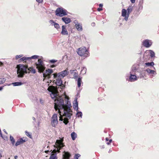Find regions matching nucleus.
Segmentation results:
<instances>
[{
  "instance_id": "nucleus-7",
  "label": "nucleus",
  "mask_w": 159,
  "mask_h": 159,
  "mask_svg": "<svg viewBox=\"0 0 159 159\" xmlns=\"http://www.w3.org/2000/svg\"><path fill=\"white\" fill-rule=\"evenodd\" d=\"M58 121L57 119V114H54L51 118V124L53 127H55L57 124Z\"/></svg>"
},
{
  "instance_id": "nucleus-47",
  "label": "nucleus",
  "mask_w": 159,
  "mask_h": 159,
  "mask_svg": "<svg viewBox=\"0 0 159 159\" xmlns=\"http://www.w3.org/2000/svg\"><path fill=\"white\" fill-rule=\"evenodd\" d=\"M95 25V23H92V25L93 26H94Z\"/></svg>"
},
{
  "instance_id": "nucleus-33",
  "label": "nucleus",
  "mask_w": 159,
  "mask_h": 159,
  "mask_svg": "<svg viewBox=\"0 0 159 159\" xmlns=\"http://www.w3.org/2000/svg\"><path fill=\"white\" fill-rule=\"evenodd\" d=\"M6 79L4 78H0V84L4 83L6 81Z\"/></svg>"
},
{
  "instance_id": "nucleus-11",
  "label": "nucleus",
  "mask_w": 159,
  "mask_h": 159,
  "mask_svg": "<svg viewBox=\"0 0 159 159\" xmlns=\"http://www.w3.org/2000/svg\"><path fill=\"white\" fill-rule=\"evenodd\" d=\"M69 73L67 69L62 71L61 72L58 73V78H63L66 75H68Z\"/></svg>"
},
{
  "instance_id": "nucleus-56",
  "label": "nucleus",
  "mask_w": 159,
  "mask_h": 159,
  "mask_svg": "<svg viewBox=\"0 0 159 159\" xmlns=\"http://www.w3.org/2000/svg\"><path fill=\"white\" fill-rule=\"evenodd\" d=\"M66 57V58L67 57V56L66 55H65L64 56V57H63V58H64L65 57Z\"/></svg>"
},
{
  "instance_id": "nucleus-15",
  "label": "nucleus",
  "mask_w": 159,
  "mask_h": 159,
  "mask_svg": "<svg viewBox=\"0 0 159 159\" xmlns=\"http://www.w3.org/2000/svg\"><path fill=\"white\" fill-rule=\"evenodd\" d=\"M70 154L68 152L64 151L63 154V159H70Z\"/></svg>"
},
{
  "instance_id": "nucleus-58",
  "label": "nucleus",
  "mask_w": 159,
  "mask_h": 159,
  "mask_svg": "<svg viewBox=\"0 0 159 159\" xmlns=\"http://www.w3.org/2000/svg\"><path fill=\"white\" fill-rule=\"evenodd\" d=\"M112 152V150H110L109 151V152L110 153V152Z\"/></svg>"
},
{
  "instance_id": "nucleus-8",
  "label": "nucleus",
  "mask_w": 159,
  "mask_h": 159,
  "mask_svg": "<svg viewBox=\"0 0 159 159\" xmlns=\"http://www.w3.org/2000/svg\"><path fill=\"white\" fill-rule=\"evenodd\" d=\"M75 24V26L77 30L79 31H81L83 30L82 24L78 22L77 20H75L73 22Z\"/></svg>"
},
{
  "instance_id": "nucleus-29",
  "label": "nucleus",
  "mask_w": 159,
  "mask_h": 159,
  "mask_svg": "<svg viewBox=\"0 0 159 159\" xmlns=\"http://www.w3.org/2000/svg\"><path fill=\"white\" fill-rule=\"evenodd\" d=\"M26 60H29V57H23L21 58L20 59V61L21 62V61H25Z\"/></svg>"
},
{
  "instance_id": "nucleus-32",
  "label": "nucleus",
  "mask_w": 159,
  "mask_h": 159,
  "mask_svg": "<svg viewBox=\"0 0 159 159\" xmlns=\"http://www.w3.org/2000/svg\"><path fill=\"white\" fill-rule=\"evenodd\" d=\"M10 139L12 144L13 145H14L15 143V141L13 137L12 136H10Z\"/></svg>"
},
{
  "instance_id": "nucleus-48",
  "label": "nucleus",
  "mask_w": 159,
  "mask_h": 159,
  "mask_svg": "<svg viewBox=\"0 0 159 159\" xmlns=\"http://www.w3.org/2000/svg\"><path fill=\"white\" fill-rule=\"evenodd\" d=\"M40 102L41 103H43V100H41V99H40Z\"/></svg>"
},
{
  "instance_id": "nucleus-54",
  "label": "nucleus",
  "mask_w": 159,
  "mask_h": 159,
  "mask_svg": "<svg viewBox=\"0 0 159 159\" xmlns=\"http://www.w3.org/2000/svg\"><path fill=\"white\" fill-rule=\"evenodd\" d=\"M3 131H4L5 133L6 134H7V132H6V130H5V129H4L3 130Z\"/></svg>"
},
{
  "instance_id": "nucleus-3",
  "label": "nucleus",
  "mask_w": 159,
  "mask_h": 159,
  "mask_svg": "<svg viewBox=\"0 0 159 159\" xmlns=\"http://www.w3.org/2000/svg\"><path fill=\"white\" fill-rule=\"evenodd\" d=\"M55 12L56 15L57 16L62 17L67 15V10L62 7L57 8Z\"/></svg>"
},
{
  "instance_id": "nucleus-50",
  "label": "nucleus",
  "mask_w": 159,
  "mask_h": 159,
  "mask_svg": "<svg viewBox=\"0 0 159 159\" xmlns=\"http://www.w3.org/2000/svg\"><path fill=\"white\" fill-rule=\"evenodd\" d=\"M55 66L54 65H52L51 66V68H53Z\"/></svg>"
},
{
  "instance_id": "nucleus-45",
  "label": "nucleus",
  "mask_w": 159,
  "mask_h": 159,
  "mask_svg": "<svg viewBox=\"0 0 159 159\" xmlns=\"http://www.w3.org/2000/svg\"><path fill=\"white\" fill-rule=\"evenodd\" d=\"M135 0H130L131 2L132 3H134L135 2Z\"/></svg>"
},
{
  "instance_id": "nucleus-41",
  "label": "nucleus",
  "mask_w": 159,
  "mask_h": 159,
  "mask_svg": "<svg viewBox=\"0 0 159 159\" xmlns=\"http://www.w3.org/2000/svg\"><path fill=\"white\" fill-rule=\"evenodd\" d=\"M129 15H128L127 14V15L126 16H124L125 17V20L127 21L128 20V18L129 17Z\"/></svg>"
},
{
  "instance_id": "nucleus-34",
  "label": "nucleus",
  "mask_w": 159,
  "mask_h": 159,
  "mask_svg": "<svg viewBox=\"0 0 159 159\" xmlns=\"http://www.w3.org/2000/svg\"><path fill=\"white\" fill-rule=\"evenodd\" d=\"M39 57V56L36 55L33 56L31 57H29V60H30L31 59H37Z\"/></svg>"
},
{
  "instance_id": "nucleus-30",
  "label": "nucleus",
  "mask_w": 159,
  "mask_h": 159,
  "mask_svg": "<svg viewBox=\"0 0 159 159\" xmlns=\"http://www.w3.org/2000/svg\"><path fill=\"white\" fill-rule=\"evenodd\" d=\"M86 68L85 67H82L81 68V73L83 74H84L86 73Z\"/></svg>"
},
{
  "instance_id": "nucleus-20",
  "label": "nucleus",
  "mask_w": 159,
  "mask_h": 159,
  "mask_svg": "<svg viewBox=\"0 0 159 159\" xmlns=\"http://www.w3.org/2000/svg\"><path fill=\"white\" fill-rule=\"evenodd\" d=\"M49 22L51 24L54 25L56 28L57 29L59 28L60 26L59 25L58 23L55 22L53 20H50Z\"/></svg>"
},
{
  "instance_id": "nucleus-28",
  "label": "nucleus",
  "mask_w": 159,
  "mask_h": 159,
  "mask_svg": "<svg viewBox=\"0 0 159 159\" xmlns=\"http://www.w3.org/2000/svg\"><path fill=\"white\" fill-rule=\"evenodd\" d=\"M82 78L79 77L77 80V85L79 88H80L81 86V82H82L81 80Z\"/></svg>"
},
{
  "instance_id": "nucleus-43",
  "label": "nucleus",
  "mask_w": 159,
  "mask_h": 159,
  "mask_svg": "<svg viewBox=\"0 0 159 159\" xmlns=\"http://www.w3.org/2000/svg\"><path fill=\"white\" fill-rule=\"evenodd\" d=\"M36 1L39 3H41L43 2V0H36Z\"/></svg>"
},
{
  "instance_id": "nucleus-63",
  "label": "nucleus",
  "mask_w": 159,
  "mask_h": 159,
  "mask_svg": "<svg viewBox=\"0 0 159 159\" xmlns=\"http://www.w3.org/2000/svg\"><path fill=\"white\" fill-rule=\"evenodd\" d=\"M9 159H10V158H9Z\"/></svg>"
},
{
  "instance_id": "nucleus-35",
  "label": "nucleus",
  "mask_w": 159,
  "mask_h": 159,
  "mask_svg": "<svg viewBox=\"0 0 159 159\" xmlns=\"http://www.w3.org/2000/svg\"><path fill=\"white\" fill-rule=\"evenodd\" d=\"M76 116L78 117H80L81 118H82V113L81 111L78 112L76 113Z\"/></svg>"
},
{
  "instance_id": "nucleus-5",
  "label": "nucleus",
  "mask_w": 159,
  "mask_h": 159,
  "mask_svg": "<svg viewBox=\"0 0 159 159\" xmlns=\"http://www.w3.org/2000/svg\"><path fill=\"white\" fill-rule=\"evenodd\" d=\"M35 65L36 68L39 70V72H43L44 70L45 67L43 61L40 59L38 60V63H36Z\"/></svg>"
},
{
  "instance_id": "nucleus-26",
  "label": "nucleus",
  "mask_w": 159,
  "mask_h": 159,
  "mask_svg": "<svg viewBox=\"0 0 159 159\" xmlns=\"http://www.w3.org/2000/svg\"><path fill=\"white\" fill-rule=\"evenodd\" d=\"M71 136L72 139L73 140H74L76 138L77 135V134L75 132H73L71 134Z\"/></svg>"
},
{
  "instance_id": "nucleus-51",
  "label": "nucleus",
  "mask_w": 159,
  "mask_h": 159,
  "mask_svg": "<svg viewBox=\"0 0 159 159\" xmlns=\"http://www.w3.org/2000/svg\"><path fill=\"white\" fill-rule=\"evenodd\" d=\"M14 158L15 159H17L18 158V156H15L14 157Z\"/></svg>"
},
{
  "instance_id": "nucleus-61",
  "label": "nucleus",
  "mask_w": 159,
  "mask_h": 159,
  "mask_svg": "<svg viewBox=\"0 0 159 159\" xmlns=\"http://www.w3.org/2000/svg\"><path fill=\"white\" fill-rule=\"evenodd\" d=\"M143 77V76H140V78H142Z\"/></svg>"
},
{
  "instance_id": "nucleus-44",
  "label": "nucleus",
  "mask_w": 159,
  "mask_h": 159,
  "mask_svg": "<svg viewBox=\"0 0 159 159\" xmlns=\"http://www.w3.org/2000/svg\"><path fill=\"white\" fill-rule=\"evenodd\" d=\"M74 78H76L77 77V74L76 73H75L74 75Z\"/></svg>"
},
{
  "instance_id": "nucleus-62",
  "label": "nucleus",
  "mask_w": 159,
  "mask_h": 159,
  "mask_svg": "<svg viewBox=\"0 0 159 159\" xmlns=\"http://www.w3.org/2000/svg\"><path fill=\"white\" fill-rule=\"evenodd\" d=\"M0 155H1V153H0Z\"/></svg>"
},
{
  "instance_id": "nucleus-18",
  "label": "nucleus",
  "mask_w": 159,
  "mask_h": 159,
  "mask_svg": "<svg viewBox=\"0 0 159 159\" xmlns=\"http://www.w3.org/2000/svg\"><path fill=\"white\" fill-rule=\"evenodd\" d=\"M26 140L25 139H23L22 138H20L18 139L16 141L15 144V146H17L21 144H22Z\"/></svg>"
},
{
  "instance_id": "nucleus-57",
  "label": "nucleus",
  "mask_w": 159,
  "mask_h": 159,
  "mask_svg": "<svg viewBox=\"0 0 159 159\" xmlns=\"http://www.w3.org/2000/svg\"><path fill=\"white\" fill-rule=\"evenodd\" d=\"M99 10H100V9H99V7L97 9V10L98 11H99Z\"/></svg>"
},
{
  "instance_id": "nucleus-53",
  "label": "nucleus",
  "mask_w": 159,
  "mask_h": 159,
  "mask_svg": "<svg viewBox=\"0 0 159 159\" xmlns=\"http://www.w3.org/2000/svg\"><path fill=\"white\" fill-rule=\"evenodd\" d=\"M2 89H3V87H0V91L2 90Z\"/></svg>"
},
{
  "instance_id": "nucleus-46",
  "label": "nucleus",
  "mask_w": 159,
  "mask_h": 159,
  "mask_svg": "<svg viewBox=\"0 0 159 159\" xmlns=\"http://www.w3.org/2000/svg\"><path fill=\"white\" fill-rule=\"evenodd\" d=\"M3 63L2 62L0 61V66H2L3 65Z\"/></svg>"
},
{
  "instance_id": "nucleus-27",
  "label": "nucleus",
  "mask_w": 159,
  "mask_h": 159,
  "mask_svg": "<svg viewBox=\"0 0 159 159\" xmlns=\"http://www.w3.org/2000/svg\"><path fill=\"white\" fill-rule=\"evenodd\" d=\"M127 10H126L125 9H122V16L123 17L127 15Z\"/></svg>"
},
{
  "instance_id": "nucleus-59",
  "label": "nucleus",
  "mask_w": 159,
  "mask_h": 159,
  "mask_svg": "<svg viewBox=\"0 0 159 159\" xmlns=\"http://www.w3.org/2000/svg\"><path fill=\"white\" fill-rule=\"evenodd\" d=\"M102 10V7H100V11H101Z\"/></svg>"
},
{
  "instance_id": "nucleus-31",
  "label": "nucleus",
  "mask_w": 159,
  "mask_h": 159,
  "mask_svg": "<svg viewBox=\"0 0 159 159\" xmlns=\"http://www.w3.org/2000/svg\"><path fill=\"white\" fill-rule=\"evenodd\" d=\"M145 65L147 66H153L154 65V63L153 62H151L146 63Z\"/></svg>"
},
{
  "instance_id": "nucleus-25",
  "label": "nucleus",
  "mask_w": 159,
  "mask_h": 159,
  "mask_svg": "<svg viewBox=\"0 0 159 159\" xmlns=\"http://www.w3.org/2000/svg\"><path fill=\"white\" fill-rule=\"evenodd\" d=\"M133 7L132 6H129V7L127 10V14L129 15L130 13L132 12L133 10Z\"/></svg>"
},
{
  "instance_id": "nucleus-2",
  "label": "nucleus",
  "mask_w": 159,
  "mask_h": 159,
  "mask_svg": "<svg viewBox=\"0 0 159 159\" xmlns=\"http://www.w3.org/2000/svg\"><path fill=\"white\" fill-rule=\"evenodd\" d=\"M17 68V74L18 77H23L25 74L27 73V70H28L32 73L34 74L36 72L35 69L32 67H30L29 69H28L26 66L23 65H18Z\"/></svg>"
},
{
  "instance_id": "nucleus-13",
  "label": "nucleus",
  "mask_w": 159,
  "mask_h": 159,
  "mask_svg": "<svg viewBox=\"0 0 159 159\" xmlns=\"http://www.w3.org/2000/svg\"><path fill=\"white\" fill-rule=\"evenodd\" d=\"M148 55H149L151 57H155V53L152 50L148 51L144 54V57H145L146 56Z\"/></svg>"
},
{
  "instance_id": "nucleus-19",
  "label": "nucleus",
  "mask_w": 159,
  "mask_h": 159,
  "mask_svg": "<svg viewBox=\"0 0 159 159\" xmlns=\"http://www.w3.org/2000/svg\"><path fill=\"white\" fill-rule=\"evenodd\" d=\"M138 69L139 66L138 65L136 64L134 65L132 67L131 71L132 73L133 72H135L138 70Z\"/></svg>"
},
{
  "instance_id": "nucleus-60",
  "label": "nucleus",
  "mask_w": 159,
  "mask_h": 159,
  "mask_svg": "<svg viewBox=\"0 0 159 159\" xmlns=\"http://www.w3.org/2000/svg\"><path fill=\"white\" fill-rule=\"evenodd\" d=\"M2 137L4 138V139H3L5 140V137H3V136H2Z\"/></svg>"
},
{
  "instance_id": "nucleus-39",
  "label": "nucleus",
  "mask_w": 159,
  "mask_h": 159,
  "mask_svg": "<svg viewBox=\"0 0 159 159\" xmlns=\"http://www.w3.org/2000/svg\"><path fill=\"white\" fill-rule=\"evenodd\" d=\"M49 61V63H55V62H57V60L53 59V60H50Z\"/></svg>"
},
{
  "instance_id": "nucleus-55",
  "label": "nucleus",
  "mask_w": 159,
  "mask_h": 159,
  "mask_svg": "<svg viewBox=\"0 0 159 159\" xmlns=\"http://www.w3.org/2000/svg\"><path fill=\"white\" fill-rule=\"evenodd\" d=\"M103 6V5L102 4H100V7H102Z\"/></svg>"
},
{
  "instance_id": "nucleus-16",
  "label": "nucleus",
  "mask_w": 159,
  "mask_h": 159,
  "mask_svg": "<svg viewBox=\"0 0 159 159\" xmlns=\"http://www.w3.org/2000/svg\"><path fill=\"white\" fill-rule=\"evenodd\" d=\"M62 34L64 35H68V33L66 29V26L65 25H62V31L61 33Z\"/></svg>"
},
{
  "instance_id": "nucleus-4",
  "label": "nucleus",
  "mask_w": 159,
  "mask_h": 159,
  "mask_svg": "<svg viewBox=\"0 0 159 159\" xmlns=\"http://www.w3.org/2000/svg\"><path fill=\"white\" fill-rule=\"evenodd\" d=\"M77 53L79 55L85 57L88 56L89 54L87 50L85 47L80 48L77 51Z\"/></svg>"
},
{
  "instance_id": "nucleus-10",
  "label": "nucleus",
  "mask_w": 159,
  "mask_h": 159,
  "mask_svg": "<svg viewBox=\"0 0 159 159\" xmlns=\"http://www.w3.org/2000/svg\"><path fill=\"white\" fill-rule=\"evenodd\" d=\"M142 43L143 45L146 48L149 47L152 44V41L148 39L143 40Z\"/></svg>"
},
{
  "instance_id": "nucleus-24",
  "label": "nucleus",
  "mask_w": 159,
  "mask_h": 159,
  "mask_svg": "<svg viewBox=\"0 0 159 159\" xmlns=\"http://www.w3.org/2000/svg\"><path fill=\"white\" fill-rule=\"evenodd\" d=\"M23 84V83H22L21 82H17L12 83V84L14 86H18L22 85Z\"/></svg>"
},
{
  "instance_id": "nucleus-9",
  "label": "nucleus",
  "mask_w": 159,
  "mask_h": 159,
  "mask_svg": "<svg viewBox=\"0 0 159 159\" xmlns=\"http://www.w3.org/2000/svg\"><path fill=\"white\" fill-rule=\"evenodd\" d=\"M53 72V70L51 69H48L46 70V73H43V77L45 78L47 77L50 78L51 74Z\"/></svg>"
},
{
  "instance_id": "nucleus-40",
  "label": "nucleus",
  "mask_w": 159,
  "mask_h": 159,
  "mask_svg": "<svg viewBox=\"0 0 159 159\" xmlns=\"http://www.w3.org/2000/svg\"><path fill=\"white\" fill-rule=\"evenodd\" d=\"M53 75L54 78H56L57 77L58 78V74H54Z\"/></svg>"
},
{
  "instance_id": "nucleus-22",
  "label": "nucleus",
  "mask_w": 159,
  "mask_h": 159,
  "mask_svg": "<svg viewBox=\"0 0 159 159\" xmlns=\"http://www.w3.org/2000/svg\"><path fill=\"white\" fill-rule=\"evenodd\" d=\"M75 103H73V107L74 108L75 110H76V111L78 110V103L77 101V100L76 99L75 100Z\"/></svg>"
},
{
  "instance_id": "nucleus-49",
  "label": "nucleus",
  "mask_w": 159,
  "mask_h": 159,
  "mask_svg": "<svg viewBox=\"0 0 159 159\" xmlns=\"http://www.w3.org/2000/svg\"><path fill=\"white\" fill-rule=\"evenodd\" d=\"M106 141L107 142L108 141H109V139H108V138H106Z\"/></svg>"
},
{
  "instance_id": "nucleus-14",
  "label": "nucleus",
  "mask_w": 159,
  "mask_h": 159,
  "mask_svg": "<svg viewBox=\"0 0 159 159\" xmlns=\"http://www.w3.org/2000/svg\"><path fill=\"white\" fill-rule=\"evenodd\" d=\"M61 78H58L57 79L56 84L60 87V88H62L63 87L62 82L61 80Z\"/></svg>"
},
{
  "instance_id": "nucleus-17",
  "label": "nucleus",
  "mask_w": 159,
  "mask_h": 159,
  "mask_svg": "<svg viewBox=\"0 0 159 159\" xmlns=\"http://www.w3.org/2000/svg\"><path fill=\"white\" fill-rule=\"evenodd\" d=\"M61 20L66 24L69 23L71 21L70 19L67 17H62Z\"/></svg>"
},
{
  "instance_id": "nucleus-37",
  "label": "nucleus",
  "mask_w": 159,
  "mask_h": 159,
  "mask_svg": "<svg viewBox=\"0 0 159 159\" xmlns=\"http://www.w3.org/2000/svg\"><path fill=\"white\" fill-rule=\"evenodd\" d=\"M25 132V134L28 137H29L30 138H31V135L29 132H27L26 131Z\"/></svg>"
},
{
  "instance_id": "nucleus-36",
  "label": "nucleus",
  "mask_w": 159,
  "mask_h": 159,
  "mask_svg": "<svg viewBox=\"0 0 159 159\" xmlns=\"http://www.w3.org/2000/svg\"><path fill=\"white\" fill-rule=\"evenodd\" d=\"M80 155L79 154H76L74 157L75 159H78L79 157H80Z\"/></svg>"
},
{
  "instance_id": "nucleus-42",
  "label": "nucleus",
  "mask_w": 159,
  "mask_h": 159,
  "mask_svg": "<svg viewBox=\"0 0 159 159\" xmlns=\"http://www.w3.org/2000/svg\"><path fill=\"white\" fill-rule=\"evenodd\" d=\"M112 140L110 139L109 140V141L107 142L106 143L107 144L109 145V144H110V143L112 142Z\"/></svg>"
},
{
  "instance_id": "nucleus-23",
  "label": "nucleus",
  "mask_w": 159,
  "mask_h": 159,
  "mask_svg": "<svg viewBox=\"0 0 159 159\" xmlns=\"http://www.w3.org/2000/svg\"><path fill=\"white\" fill-rule=\"evenodd\" d=\"M56 153L54 154L53 152H51V154L50 157L49 159H57Z\"/></svg>"
},
{
  "instance_id": "nucleus-6",
  "label": "nucleus",
  "mask_w": 159,
  "mask_h": 159,
  "mask_svg": "<svg viewBox=\"0 0 159 159\" xmlns=\"http://www.w3.org/2000/svg\"><path fill=\"white\" fill-rule=\"evenodd\" d=\"M56 145V149L54 151L58 152H59L60 150L64 146L63 143V140L61 139L57 140Z\"/></svg>"
},
{
  "instance_id": "nucleus-52",
  "label": "nucleus",
  "mask_w": 159,
  "mask_h": 159,
  "mask_svg": "<svg viewBox=\"0 0 159 159\" xmlns=\"http://www.w3.org/2000/svg\"><path fill=\"white\" fill-rule=\"evenodd\" d=\"M32 119H33V120L34 121H35V118L34 117H32Z\"/></svg>"
},
{
  "instance_id": "nucleus-21",
  "label": "nucleus",
  "mask_w": 159,
  "mask_h": 159,
  "mask_svg": "<svg viewBox=\"0 0 159 159\" xmlns=\"http://www.w3.org/2000/svg\"><path fill=\"white\" fill-rule=\"evenodd\" d=\"M146 71L149 73V74L152 75L153 76V75H156V72L155 71L150 70L149 69H147L146 70Z\"/></svg>"
},
{
  "instance_id": "nucleus-12",
  "label": "nucleus",
  "mask_w": 159,
  "mask_h": 159,
  "mask_svg": "<svg viewBox=\"0 0 159 159\" xmlns=\"http://www.w3.org/2000/svg\"><path fill=\"white\" fill-rule=\"evenodd\" d=\"M131 71L130 72V76L129 78V81L130 82H134L137 80L139 77H137L135 75L132 74Z\"/></svg>"
},
{
  "instance_id": "nucleus-38",
  "label": "nucleus",
  "mask_w": 159,
  "mask_h": 159,
  "mask_svg": "<svg viewBox=\"0 0 159 159\" xmlns=\"http://www.w3.org/2000/svg\"><path fill=\"white\" fill-rule=\"evenodd\" d=\"M22 56L23 55L21 54L20 55H17L16 56V59H18L22 57Z\"/></svg>"
},
{
  "instance_id": "nucleus-1",
  "label": "nucleus",
  "mask_w": 159,
  "mask_h": 159,
  "mask_svg": "<svg viewBox=\"0 0 159 159\" xmlns=\"http://www.w3.org/2000/svg\"><path fill=\"white\" fill-rule=\"evenodd\" d=\"M48 89L51 92L50 94L51 98L53 99L55 98L54 108L56 110L58 111L60 116L59 120H63L64 123L67 125L72 115L70 103L67 102V104L65 105L63 99L58 95L57 91L54 87L49 86Z\"/></svg>"
}]
</instances>
